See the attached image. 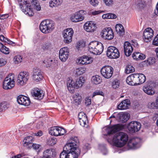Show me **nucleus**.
<instances>
[{"instance_id":"nucleus-1","label":"nucleus","mask_w":158,"mask_h":158,"mask_svg":"<svg viewBox=\"0 0 158 158\" xmlns=\"http://www.w3.org/2000/svg\"><path fill=\"white\" fill-rule=\"evenodd\" d=\"M18 1L23 12L30 16L34 15L33 8L38 11L41 10V6L37 0H29L28 3L25 0H18Z\"/></svg>"},{"instance_id":"nucleus-2","label":"nucleus","mask_w":158,"mask_h":158,"mask_svg":"<svg viewBox=\"0 0 158 158\" xmlns=\"http://www.w3.org/2000/svg\"><path fill=\"white\" fill-rule=\"evenodd\" d=\"M128 139V135L126 133L119 132L114 135L112 139V141L115 146L121 147L126 143Z\"/></svg>"},{"instance_id":"nucleus-3","label":"nucleus","mask_w":158,"mask_h":158,"mask_svg":"<svg viewBox=\"0 0 158 158\" xmlns=\"http://www.w3.org/2000/svg\"><path fill=\"white\" fill-rule=\"evenodd\" d=\"M40 31L44 33L51 32L55 28V23L52 20L47 19L42 21L40 25Z\"/></svg>"},{"instance_id":"nucleus-4","label":"nucleus","mask_w":158,"mask_h":158,"mask_svg":"<svg viewBox=\"0 0 158 158\" xmlns=\"http://www.w3.org/2000/svg\"><path fill=\"white\" fill-rule=\"evenodd\" d=\"M89 51L95 55H99L103 52L104 47L101 43L97 41H93L88 45Z\"/></svg>"},{"instance_id":"nucleus-5","label":"nucleus","mask_w":158,"mask_h":158,"mask_svg":"<svg viewBox=\"0 0 158 158\" xmlns=\"http://www.w3.org/2000/svg\"><path fill=\"white\" fill-rule=\"evenodd\" d=\"M64 148L65 146L64 147L63 151L60 154V158H69L71 156H72L73 158H78L80 154L81 151L80 149H77L74 152L68 148L67 149H65Z\"/></svg>"},{"instance_id":"nucleus-6","label":"nucleus","mask_w":158,"mask_h":158,"mask_svg":"<svg viewBox=\"0 0 158 158\" xmlns=\"http://www.w3.org/2000/svg\"><path fill=\"white\" fill-rule=\"evenodd\" d=\"M79 143V141L76 136L72 137L65 145L64 149H70L75 152L77 149H79L77 147Z\"/></svg>"},{"instance_id":"nucleus-7","label":"nucleus","mask_w":158,"mask_h":158,"mask_svg":"<svg viewBox=\"0 0 158 158\" xmlns=\"http://www.w3.org/2000/svg\"><path fill=\"white\" fill-rule=\"evenodd\" d=\"M14 75H9L4 79L2 84V87L5 89H10L14 87L15 82Z\"/></svg>"},{"instance_id":"nucleus-8","label":"nucleus","mask_w":158,"mask_h":158,"mask_svg":"<svg viewBox=\"0 0 158 158\" xmlns=\"http://www.w3.org/2000/svg\"><path fill=\"white\" fill-rule=\"evenodd\" d=\"M106 55L110 58L117 59L119 57L120 52L116 48L110 46L107 48Z\"/></svg>"},{"instance_id":"nucleus-9","label":"nucleus","mask_w":158,"mask_h":158,"mask_svg":"<svg viewBox=\"0 0 158 158\" xmlns=\"http://www.w3.org/2000/svg\"><path fill=\"white\" fill-rule=\"evenodd\" d=\"M73 31L71 28L65 29L63 32V37L64 42L67 44L70 43L72 40Z\"/></svg>"},{"instance_id":"nucleus-10","label":"nucleus","mask_w":158,"mask_h":158,"mask_svg":"<svg viewBox=\"0 0 158 158\" xmlns=\"http://www.w3.org/2000/svg\"><path fill=\"white\" fill-rule=\"evenodd\" d=\"M29 78V74L26 72H21L17 77V82L18 85H23L26 83Z\"/></svg>"},{"instance_id":"nucleus-11","label":"nucleus","mask_w":158,"mask_h":158,"mask_svg":"<svg viewBox=\"0 0 158 158\" xmlns=\"http://www.w3.org/2000/svg\"><path fill=\"white\" fill-rule=\"evenodd\" d=\"M85 11L81 10L75 13L71 17L73 22H77L83 20L84 18V15L86 14Z\"/></svg>"},{"instance_id":"nucleus-12","label":"nucleus","mask_w":158,"mask_h":158,"mask_svg":"<svg viewBox=\"0 0 158 158\" xmlns=\"http://www.w3.org/2000/svg\"><path fill=\"white\" fill-rule=\"evenodd\" d=\"M113 70V68L110 66H105L101 69V72L105 78H109L112 75Z\"/></svg>"},{"instance_id":"nucleus-13","label":"nucleus","mask_w":158,"mask_h":158,"mask_svg":"<svg viewBox=\"0 0 158 158\" xmlns=\"http://www.w3.org/2000/svg\"><path fill=\"white\" fill-rule=\"evenodd\" d=\"M101 35L104 39L108 40H111L114 37L113 30L110 27L104 29L102 31Z\"/></svg>"},{"instance_id":"nucleus-14","label":"nucleus","mask_w":158,"mask_h":158,"mask_svg":"<svg viewBox=\"0 0 158 158\" xmlns=\"http://www.w3.org/2000/svg\"><path fill=\"white\" fill-rule=\"evenodd\" d=\"M69 52V49L67 47L60 49L59 52L60 59L62 62H65L68 59Z\"/></svg>"},{"instance_id":"nucleus-15","label":"nucleus","mask_w":158,"mask_h":158,"mask_svg":"<svg viewBox=\"0 0 158 158\" xmlns=\"http://www.w3.org/2000/svg\"><path fill=\"white\" fill-rule=\"evenodd\" d=\"M141 125L140 123L137 121H132L128 125L129 130L132 132L138 131L140 129Z\"/></svg>"},{"instance_id":"nucleus-16","label":"nucleus","mask_w":158,"mask_h":158,"mask_svg":"<svg viewBox=\"0 0 158 158\" xmlns=\"http://www.w3.org/2000/svg\"><path fill=\"white\" fill-rule=\"evenodd\" d=\"M143 35L145 41L148 42L151 40L154 35V31L151 28L148 27L144 30Z\"/></svg>"},{"instance_id":"nucleus-17","label":"nucleus","mask_w":158,"mask_h":158,"mask_svg":"<svg viewBox=\"0 0 158 158\" xmlns=\"http://www.w3.org/2000/svg\"><path fill=\"white\" fill-rule=\"evenodd\" d=\"M92 58L86 56H83L77 58L76 62L77 64L82 65L90 64L92 62Z\"/></svg>"},{"instance_id":"nucleus-18","label":"nucleus","mask_w":158,"mask_h":158,"mask_svg":"<svg viewBox=\"0 0 158 158\" xmlns=\"http://www.w3.org/2000/svg\"><path fill=\"white\" fill-rule=\"evenodd\" d=\"M143 91L147 94L152 95L154 94L155 91L154 88L152 86L151 83H147L143 87Z\"/></svg>"},{"instance_id":"nucleus-19","label":"nucleus","mask_w":158,"mask_h":158,"mask_svg":"<svg viewBox=\"0 0 158 158\" xmlns=\"http://www.w3.org/2000/svg\"><path fill=\"white\" fill-rule=\"evenodd\" d=\"M33 80L36 82H39L43 79V76L41 70L37 68L33 69Z\"/></svg>"},{"instance_id":"nucleus-20","label":"nucleus","mask_w":158,"mask_h":158,"mask_svg":"<svg viewBox=\"0 0 158 158\" xmlns=\"http://www.w3.org/2000/svg\"><path fill=\"white\" fill-rule=\"evenodd\" d=\"M133 50V48L131 44L128 41L124 43V54L127 56L131 55Z\"/></svg>"},{"instance_id":"nucleus-21","label":"nucleus","mask_w":158,"mask_h":158,"mask_svg":"<svg viewBox=\"0 0 158 158\" xmlns=\"http://www.w3.org/2000/svg\"><path fill=\"white\" fill-rule=\"evenodd\" d=\"M31 94L32 96L35 97V99L39 100L42 99L44 95L43 91L38 88L34 89Z\"/></svg>"},{"instance_id":"nucleus-22","label":"nucleus","mask_w":158,"mask_h":158,"mask_svg":"<svg viewBox=\"0 0 158 158\" xmlns=\"http://www.w3.org/2000/svg\"><path fill=\"white\" fill-rule=\"evenodd\" d=\"M122 129V127L119 124L115 125L109 127L107 129V135L111 136L114 133Z\"/></svg>"},{"instance_id":"nucleus-23","label":"nucleus","mask_w":158,"mask_h":158,"mask_svg":"<svg viewBox=\"0 0 158 158\" xmlns=\"http://www.w3.org/2000/svg\"><path fill=\"white\" fill-rule=\"evenodd\" d=\"M56 153L52 148L47 149L44 151L43 153V158H52L56 157Z\"/></svg>"},{"instance_id":"nucleus-24","label":"nucleus","mask_w":158,"mask_h":158,"mask_svg":"<svg viewBox=\"0 0 158 158\" xmlns=\"http://www.w3.org/2000/svg\"><path fill=\"white\" fill-rule=\"evenodd\" d=\"M78 118L81 125L85 127L88 123L87 118L86 114L83 112H81L78 114Z\"/></svg>"},{"instance_id":"nucleus-25","label":"nucleus","mask_w":158,"mask_h":158,"mask_svg":"<svg viewBox=\"0 0 158 158\" xmlns=\"http://www.w3.org/2000/svg\"><path fill=\"white\" fill-rule=\"evenodd\" d=\"M95 25L92 21L86 22L84 25V28L87 31L92 32L95 29Z\"/></svg>"},{"instance_id":"nucleus-26","label":"nucleus","mask_w":158,"mask_h":158,"mask_svg":"<svg viewBox=\"0 0 158 158\" xmlns=\"http://www.w3.org/2000/svg\"><path fill=\"white\" fill-rule=\"evenodd\" d=\"M130 105V101L128 99H125L122 101L118 105V108L121 110L126 109Z\"/></svg>"},{"instance_id":"nucleus-27","label":"nucleus","mask_w":158,"mask_h":158,"mask_svg":"<svg viewBox=\"0 0 158 158\" xmlns=\"http://www.w3.org/2000/svg\"><path fill=\"white\" fill-rule=\"evenodd\" d=\"M67 88L69 91L72 92L74 89L76 88L75 82L73 81L71 78H69L67 82Z\"/></svg>"},{"instance_id":"nucleus-28","label":"nucleus","mask_w":158,"mask_h":158,"mask_svg":"<svg viewBox=\"0 0 158 158\" xmlns=\"http://www.w3.org/2000/svg\"><path fill=\"white\" fill-rule=\"evenodd\" d=\"M145 55L138 52H134L132 55L133 59L136 60H144L145 58Z\"/></svg>"},{"instance_id":"nucleus-29","label":"nucleus","mask_w":158,"mask_h":158,"mask_svg":"<svg viewBox=\"0 0 158 158\" xmlns=\"http://www.w3.org/2000/svg\"><path fill=\"white\" fill-rule=\"evenodd\" d=\"M115 30L118 34L120 36H123L124 34V29L122 25L117 24L115 26Z\"/></svg>"},{"instance_id":"nucleus-30","label":"nucleus","mask_w":158,"mask_h":158,"mask_svg":"<svg viewBox=\"0 0 158 158\" xmlns=\"http://www.w3.org/2000/svg\"><path fill=\"white\" fill-rule=\"evenodd\" d=\"M119 115V119L122 123L126 122L129 118V114L126 113H121Z\"/></svg>"},{"instance_id":"nucleus-31","label":"nucleus","mask_w":158,"mask_h":158,"mask_svg":"<svg viewBox=\"0 0 158 158\" xmlns=\"http://www.w3.org/2000/svg\"><path fill=\"white\" fill-rule=\"evenodd\" d=\"M59 127H54L50 128L49 131V134L51 135L57 136L59 135Z\"/></svg>"},{"instance_id":"nucleus-32","label":"nucleus","mask_w":158,"mask_h":158,"mask_svg":"<svg viewBox=\"0 0 158 158\" xmlns=\"http://www.w3.org/2000/svg\"><path fill=\"white\" fill-rule=\"evenodd\" d=\"M33 138L31 136H27L26 137L23 139L24 142V146H28L29 147H31V142L33 140Z\"/></svg>"},{"instance_id":"nucleus-33","label":"nucleus","mask_w":158,"mask_h":158,"mask_svg":"<svg viewBox=\"0 0 158 158\" xmlns=\"http://www.w3.org/2000/svg\"><path fill=\"white\" fill-rule=\"evenodd\" d=\"M85 81V79L84 77H80L75 81L76 88L77 89L82 86L84 83Z\"/></svg>"},{"instance_id":"nucleus-34","label":"nucleus","mask_w":158,"mask_h":158,"mask_svg":"<svg viewBox=\"0 0 158 158\" xmlns=\"http://www.w3.org/2000/svg\"><path fill=\"white\" fill-rule=\"evenodd\" d=\"M62 0H51L49 2V6L51 7H56L60 5Z\"/></svg>"},{"instance_id":"nucleus-35","label":"nucleus","mask_w":158,"mask_h":158,"mask_svg":"<svg viewBox=\"0 0 158 158\" xmlns=\"http://www.w3.org/2000/svg\"><path fill=\"white\" fill-rule=\"evenodd\" d=\"M147 106L148 108L151 109H158V96L155 103L153 102H149Z\"/></svg>"},{"instance_id":"nucleus-36","label":"nucleus","mask_w":158,"mask_h":158,"mask_svg":"<svg viewBox=\"0 0 158 158\" xmlns=\"http://www.w3.org/2000/svg\"><path fill=\"white\" fill-rule=\"evenodd\" d=\"M91 80L92 83L96 85L99 84L102 82L101 77L98 75L93 76Z\"/></svg>"},{"instance_id":"nucleus-37","label":"nucleus","mask_w":158,"mask_h":158,"mask_svg":"<svg viewBox=\"0 0 158 158\" xmlns=\"http://www.w3.org/2000/svg\"><path fill=\"white\" fill-rule=\"evenodd\" d=\"M136 139H133L129 141L128 143V146L129 148H136V146L138 143V142L135 141Z\"/></svg>"},{"instance_id":"nucleus-38","label":"nucleus","mask_w":158,"mask_h":158,"mask_svg":"<svg viewBox=\"0 0 158 158\" xmlns=\"http://www.w3.org/2000/svg\"><path fill=\"white\" fill-rule=\"evenodd\" d=\"M10 155L11 156H10V157H11V158H21V157L28 158V157H27V156L28 155V154L27 153L23 152L16 155H14L13 153H11Z\"/></svg>"},{"instance_id":"nucleus-39","label":"nucleus","mask_w":158,"mask_h":158,"mask_svg":"<svg viewBox=\"0 0 158 158\" xmlns=\"http://www.w3.org/2000/svg\"><path fill=\"white\" fill-rule=\"evenodd\" d=\"M0 51L2 53L6 54H8L10 52L9 49L1 43H0Z\"/></svg>"},{"instance_id":"nucleus-40","label":"nucleus","mask_w":158,"mask_h":158,"mask_svg":"<svg viewBox=\"0 0 158 158\" xmlns=\"http://www.w3.org/2000/svg\"><path fill=\"white\" fill-rule=\"evenodd\" d=\"M145 2L142 0H137L135 2V5L137 8L140 9H143L145 6Z\"/></svg>"},{"instance_id":"nucleus-41","label":"nucleus","mask_w":158,"mask_h":158,"mask_svg":"<svg viewBox=\"0 0 158 158\" xmlns=\"http://www.w3.org/2000/svg\"><path fill=\"white\" fill-rule=\"evenodd\" d=\"M132 76L133 77V83H132L133 85H139V82L138 81V73H133L132 74Z\"/></svg>"},{"instance_id":"nucleus-42","label":"nucleus","mask_w":158,"mask_h":158,"mask_svg":"<svg viewBox=\"0 0 158 158\" xmlns=\"http://www.w3.org/2000/svg\"><path fill=\"white\" fill-rule=\"evenodd\" d=\"M52 47L51 44L49 42L44 43L41 45V48L44 51H47L50 49Z\"/></svg>"},{"instance_id":"nucleus-43","label":"nucleus","mask_w":158,"mask_h":158,"mask_svg":"<svg viewBox=\"0 0 158 158\" xmlns=\"http://www.w3.org/2000/svg\"><path fill=\"white\" fill-rule=\"evenodd\" d=\"M139 85L144 83L146 80V77L142 73H138Z\"/></svg>"},{"instance_id":"nucleus-44","label":"nucleus","mask_w":158,"mask_h":158,"mask_svg":"<svg viewBox=\"0 0 158 158\" xmlns=\"http://www.w3.org/2000/svg\"><path fill=\"white\" fill-rule=\"evenodd\" d=\"M85 70L86 69L84 67L77 68L75 70L76 74L77 76H79L85 73Z\"/></svg>"},{"instance_id":"nucleus-45","label":"nucleus","mask_w":158,"mask_h":158,"mask_svg":"<svg viewBox=\"0 0 158 158\" xmlns=\"http://www.w3.org/2000/svg\"><path fill=\"white\" fill-rule=\"evenodd\" d=\"M134 71L135 69L131 65H127L125 70V73H126L129 74Z\"/></svg>"},{"instance_id":"nucleus-46","label":"nucleus","mask_w":158,"mask_h":158,"mask_svg":"<svg viewBox=\"0 0 158 158\" xmlns=\"http://www.w3.org/2000/svg\"><path fill=\"white\" fill-rule=\"evenodd\" d=\"M23 57L21 56L17 55L15 56L13 60L15 64H18L22 62Z\"/></svg>"},{"instance_id":"nucleus-47","label":"nucleus","mask_w":158,"mask_h":158,"mask_svg":"<svg viewBox=\"0 0 158 158\" xmlns=\"http://www.w3.org/2000/svg\"><path fill=\"white\" fill-rule=\"evenodd\" d=\"M26 96L23 95H19L17 98V101L18 103L19 104L22 105L23 103H24V102H23V100Z\"/></svg>"},{"instance_id":"nucleus-48","label":"nucleus","mask_w":158,"mask_h":158,"mask_svg":"<svg viewBox=\"0 0 158 158\" xmlns=\"http://www.w3.org/2000/svg\"><path fill=\"white\" fill-rule=\"evenodd\" d=\"M120 82L117 79H115L112 83V86L113 88L116 89L119 86Z\"/></svg>"},{"instance_id":"nucleus-49","label":"nucleus","mask_w":158,"mask_h":158,"mask_svg":"<svg viewBox=\"0 0 158 158\" xmlns=\"http://www.w3.org/2000/svg\"><path fill=\"white\" fill-rule=\"evenodd\" d=\"M7 108L6 104L5 102H4L0 103V112L6 110Z\"/></svg>"},{"instance_id":"nucleus-50","label":"nucleus","mask_w":158,"mask_h":158,"mask_svg":"<svg viewBox=\"0 0 158 158\" xmlns=\"http://www.w3.org/2000/svg\"><path fill=\"white\" fill-rule=\"evenodd\" d=\"M132 77V74H131L128 76L126 79V81L127 83L130 85H133L132 84L133 83Z\"/></svg>"},{"instance_id":"nucleus-51","label":"nucleus","mask_w":158,"mask_h":158,"mask_svg":"<svg viewBox=\"0 0 158 158\" xmlns=\"http://www.w3.org/2000/svg\"><path fill=\"white\" fill-rule=\"evenodd\" d=\"M23 100V102H24V103H23L22 105L28 106L30 105V101L29 98L28 97L26 96Z\"/></svg>"},{"instance_id":"nucleus-52","label":"nucleus","mask_w":158,"mask_h":158,"mask_svg":"<svg viewBox=\"0 0 158 158\" xmlns=\"http://www.w3.org/2000/svg\"><path fill=\"white\" fill-rule=\"evenodd\" d=\"M103 93L102 91L99 90H97L95 91V92L93 93L92 97L93 98L95 96L97 95L103 96Z\"/></svg>"},{"instance_id":"nucleus-53","label":"nucleus","mask_w":158,"mask_h":158,"mask_svg":"<svg viewBox=\"0 0 158 158\" xmlns=\"http://www.w3.org/2000/svg\"><path fill=\"white\" fill-rule=\"evenodd\" d=\"M59 135L60 136L64 135L66 133V131L64 128L59 127Z\"/></svg>"},{"instance_id":"nucleus-54","label":"nucleus","mask_w":158,"mask_h":158,"mask_svg":"<svg viewBox=\"0 0 158 158\" xmlns=\"http://www.w3.org/2000/svg\"><path fill=\"white\" fill-rule=\"evenodd\" d=\"M152 44L155 46H158V34L154 38Z\"/></svg>"},{"instance_id":"nucleus-55","label":"nucleus","mask_w":158,"mask_h":158,"mask_svg":"<svg viewBox=\"0 0 158 158\" xmlns=\"http://www.w3.org/2000/svg\"><path fill=\"white\" fill-rule=\"evenodd\" d=\"M106 6H110L112 5V0H103Z\"/></svg>"},{"instance_id":"nucleus-56","label":"nucleus","mask_w":158,"mask_h":158,"mask_svg":"<svg viewBox=\"0 0 158 158\" xmlns=\"http://www.w3.org/2000/svg\"><path fill=\"white\" fill-rule=\"evenodd\" d=\"M56 142V138L54 139L52 138H51L48 142L49 144L52 145L55 144Z\"/></svg>"},{"instance_id":"nucleus-57","label":"nucleus","mask_w":158,"mask_h":158,"mask_svg":"<svg viewBox=\"0 0 158 158\" xmlns=\"http://www.w3.org/2000/svg\"><path fill=\"white\" fill-rule=\"evenodd\" d=\"M85 103L87 106L90 105L91 103L90 99L89 98H86L85 100Z\"/></svg>"},{"instance_id":"nucleus-58","label":"nucleus","mask_w":158,"mask_h":158,"mask_svg":"<svg viewBox=\"0 0 158 158\" xmlns=\"http://www.w3.org/2000/svg\"><path fill=\"white\" fill-rule=\"evenodd\" d=\"M6 63V61L2 58L0 59V66L5 65Z\"/></svg>"},{"instance_id":"nucleus-59","label":"nucleus","mask_w":158,"mask_h":158,"mask_svg":"<svg viewBox=\"0 0 158 158\" xmlns=\"http://www.w3.org/2000/svg\"><path fill=\"white\" fill-rule=\"evenodd\" d=\"M32 148L35 150L38 149L40 146V145L35 143H33L32 145L31 144Z\"/></svg>"},{"instance_id":"nucleus-60","label":"nucleus","mask_w":158,"mask_h":158,"mask_svg":"<svg viewBox=\"0 0 158 158\" xmlns=\"http://www.w3.org/2000/svg\"><path fill=\"white\" fill-rule=\"evenodd\" d=\"M90 3L93 6H96L98 5V2L97 0H90Z\"/></svg>"},{"instance_id":"nucleus-61","label":"nucleus","mask_w":158,"mask_h":158,"mask_svg":"<svg viewBox=\"0 0 158 158\" xmlns=\"http://www.w3.org/2000/svg\"><path fill=\"white\" fill-rule=\"evenodd\" d=\"M83 148L84 149L86 150H89L90 148V147L89 144L88 143H86L84 146Z\"/></svg>"},{"instance_id":"nucleus-62","label":"nucleus","mask_w":158,"mask_h":158,"mask_svg":"<svg viewBox=\"0 0 158 158\" xmlns=\"http://www.w3.org/2000/svg\"><path fill=\"white\" fill-rule=\"evenodd\" d=\"M109 19H114L116 18L115 15L112 13H109Z\"/></svg>"},{"instance_id":"nucleus-63","label":"nucleus","mask_w":158,"mask_h":158,"mask_svg":"<svg viewBox=\"0 0 158 158\" xmlns=\"http://www.w3.org/2000/svg\"><path fill=\"white\" fill-rule=\"evenodd\" d=\"M109 13L104 14L102 15V18L104 19H109Z\"/></svg>"},{"instance_id":"nucleus-64","label":"nucleus","mask_w":158,"mask_h":158,"mask_svg":"<svg viewBox=\"0 0 158 158\" xmlns=\"http://www.w3.org/2000/svg\"><path fill=\"white\" fill-rule=\"evenodd\" d=\"M35 135L37 136H40L42 135V131H39L38 132L35 133Z\"/></svg>"}]
</instances>
